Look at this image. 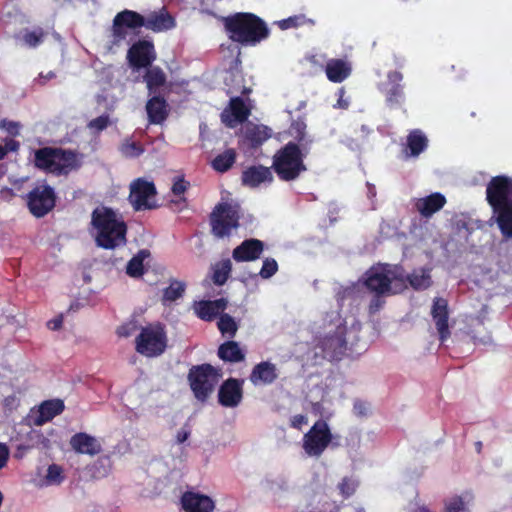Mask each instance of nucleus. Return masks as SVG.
I'll use <instances>...</instances> for the list:
<instances>
[{
  "mask_svg": "<svg viewBox=\"0 0 512 512\" xmlns=\"http://www.w3.org/2000/svg\"><path fill=\"white\" fill-rule=\"evenodd\" d=\"M333 435L328 423L317 420L303 435L302 448L308 457L319 458L331 444Z\"/></svg>",
  "mask_w": 512,
  "mask_h": 512,
  "instance_id": "obj_10",
  "label": "nucleus"
},
{
  "mask_svg": "<svg viewBox=\"0 0 512 512\" xmlns=\"http://www.w3.org/2000/svg\"><path fill=\"white\" fill-rule=\"evenodd\" d=\"M71 448L78 454L95 456L102 451L101 443L85 432L75 433L69 441Z\"/></svg>",
  "mask_w": 512,
  "mask_h": 512,
  "instance_id": "obj_21",
  "label": "nucleus"
},
{
  "mask_svg": "<svg viewBox=\"0 0 512 512\" xmlns=\"http://www.w3.org/2000/svg\"><path fill=\"white\" fill-rule=\"evenodd\" d=\"M431 317L435 323L439 340L444 343L450 336L448 301L442 297H436L431 307Z\"/></svg>",
  "mask_w": 512,
  "mask_h": 512,
  "instance_id": "obj_15",
  "label": "nucleus"
},
{
  "mask_svg": "<svg viewBox=\"0 0 512 512\" xmlns=\"http://www.w3.org/2000/svg\"><path fill=\"white\" fill-rule=\"evenodd\" d=\"M223 25L228 38L242 46H256L270 35L266 22L249 12L226 16L223 18Z\"/></svg>",
  "mask_w": 512,
  "mask_h": 512,
  "instance_id": "obj_3",
  "label": "nucleus"
},
{
  "mask_svg": "<svg viewBox=\"0 0 512 512\" xmlns=\"http://www.w3.org/2000/svg\"><path fill=\"white\" fill-rule=\"evenodd\" d=\"M186 290V284L176 279L170 280V284L163 290V304L171 303L181 298Z\"/></svg>",
  "mask_w": 512,
  "mask_h": 512,
  "instance_id": "obj_41",
  "label": "nucleus"
},
{
  "mask_svg": "<svg viewBox=\"0 0 512 512\" xmlns=\"http://www.w3.org/2000/svg\"><path fill=\"white\" fill-rule=\"evenodd\" d=\"M121 153L128 158H136L144 153V147L139 142L125 141L121 145Z\"/></svg>",
  "mask_w": 512,
  "mask_h": 512,
  "instance_id": "obj_45",
  "label": "nucleus"
},
{
  "mask_svg": "<svg viewBox=\"0 0 512 512\" xmlns=\"http://www.w3.org/2000/svg\"><path fill=\"white\" fill-rule=\"evenodd\" d=\"M428 146V139L421 130H412L407 136L408 156H419Z\"/></svg>",
  "mask_w": 512,
  "mask_h": 512,
  "instance_id": "obj_36",
  "label": "nucleus"
},
{
  "mask_svg": "<svg viewBox=\"0 0 512 512\" xmlns=\"http://www.w3.org/2000/svg\"><path fill=\"white\" fill-rule=\"evenodd\" d=\"M486 200L503 237L512 238V178L506 175L492 177L486 187Z\"/></svg>",
  "mask_w": 512,
  "mask_h": 512,
  "instance_id": "obj_2",
  "label": "nucleus"
},
{
  "mask_svg": "<svg viewBox=\"0 0 512 512\" xmlns=\"http://www.w3.org/2000/svg\"><path fill=\"white\" fill-rule=\"evenodd\" d=\"M16 42L20 46L24 47H32V32H30L28 29H25V31L19 32L15 35Z\"/></svg>",
  "mask_w": 512,
  "mask_h": 512,
  "instance_id": "obj_52",
  "label": "nucleus"
},
{
  "mask_svg": "<svg viewBox=\"0 0 512 512\" xmlns=\"http://www.w3.org/2000/svg\"><path fill=\"white\" fill-rule=\"evenodd\" d=\"M442 512H469L468 501L462 496L454 495L445 500Z\"/></svg>",
  "mask_w": 512,
  "mask_h": 512,
  "instance_id": "obj_44",
  "label": "nucleus"
},
{
  "mask_svg": "<svg viewBox=\"0 0 512 512\" xmlns=\"http://www.w3.org/2000/svg\"><path fill=\"white\" fill-rule=\"evenodd\" d=\"M32 426L28 422L15 426L11 435L12 446L16 449L15 457L22 458L32 446Z\"/></svg>",
  "mask_w": 512,
  "mask_h": 512,
  "instance_id": "obj_20",
  "label": "nucleus"
},
{
  "mask_svg": "<svg viewBox=\"0 0 512 512\" xmlns=\"http://www.w3.org/2000/svg\"><path fill=\"white\" fill-rule=\"evenodd\" d=\"M307 24L314 25V21L307 18L304 14L293 15L277 22V25L281 30L298 28Z\"/></svg>",
  "mask_w": 512,
  "mask_h": 512,
  "instance_id": "obj_42",
  "label": "nucleus"
},
{
  "mask_svg": "<svg viewBox=\"0 0 512 512\" xmlns=\"http://www.w3.org/2000/svg\"><path fill=\"white\" fill-rule=\"evenodd\" d=\"M264 247V242L259 239H245L240 245L233 249L232 258L236 262L255 261L261 257Z\"/></svg>",
  "mask_w": 512,
  "mask_h": 512,
  "instance_id": "obj_18",
  "label": "nucleus"
},
{
  "mask_svg": "<svg viewBox=\"0 0 512 512\" xmlns=\"http://www.w3.org/2000/svg\"><path fill=\"white\" fill-rule=\"evenodd\" d=\"M331 324L333 329H329L324 336L319 338L317 347L322 351L324 358L329 361H339L347 350V326L340 315H336L331 320Z\"/></svg>",
  "mask_w": 512,
  "mask_h": 512,
  "instance_id": "obj_6",
  "label": "nucleus"
},
{
  "mask_svg": "<svg viewBox=\"0 0 512 512\" xmlns=\"http://www.w3.org/2000/svg\"><path fill=\"white\" fill-rule=\"evenodd\" d=\"M382 295L375 294L369 304V313L375 314L380 310L384 304V300L381 298Z\"/></svg>",
  "mask_w": 512,
  "mask_h": 512,
  "instance_id": "obj_54",
  "label": "nucleus"
},
{
  "mask_svg": "<svg viewBox=\"0 0 512 512\" xmlns=\"http://www.w3.org/2000/svg\"><path fill=\"white\" fill-rule=\"evenodd\" d=\"M34 166L45 172L61 176L79 169L81 161L75 151L44 147L34 151Z\"/></svg>",
  "mask_w": 512,
  "mask_h": 512,
  "instance_id": "obj_5",
  "label": "nucleus"
},
{
  "mask_svg": "<svg viewBox=\"0 0 512 512\" xmlns=\"http://www.w3.org/2000/svg\"><path fill=\"white\" fill-rule=\"evenodd\" d=\"M65 404L62 399L54 398L41 402L37 407L34 425L41 426L63 413Z\"/></svg>",
  "mask_w": 512,
  "mask_h": 512,
  "instance_id": "obj_23",
  "label": "nucleus"
},
{
  "mask_svg": "<svg viewBox=\"0 0 512 512\" xmlns=\"http://www.w3.org/2000/svg\"><path fill=\"white\" fill-rule=\"evenodd\" d=\"M218 370L209 363L194 365L189 369L187 380L194 397L206 402L219 381Z\"/></svg>",
  "mask_w": 512,
  "mask_h": 512,
  "instance_id": "obj_7",
  "label": "nucleus"
},
{
  "mask_svg": "<svg viewBox=\"0 0 512 512\" xmlns=\"http://www.w3.org/2000/svg\"><path fill=\"white\" fill-rule=\"evenodd\" d=\"M278 271V263L274 258H266L263 261L259 275L263 279H269Z\"/></svg>",
  "mask_w": 512,
  "mask_h": 512,
  "instance_id": "obj_48",
  "label": "nucleus"
},
{
  "mask_svg": "<svg viewBox=\"0 0 512 512\" xmlns=\"http://www.w3.org/2000/svg\"><path fill=\"white\" fill-rule=\"evenodd\" d=\"M146 111L150 124H162L169 115V105L160 95H153L146 103Z\"/></svg>",
  "mask_w": 512,
  "mask_h": 512,
  "instance_id": "obj_27",
  "label": "nucleus"
},
{
  "mask_svg": "<svg viewBox=\"0 0 512 512\" xmlns=\"http://www.w3.org/2000/svg\"><path fill=\"white\" fill-rule=\"evenodd\" d=\"M358 481L351 477H344L341 482L338 484V489L340 494L344 498H349L352 496L358 487Z\"/></svg>",
  "mask_w": 512,
  "mask_h": 512,
  "instance_id": "obj_47",
  "label": "nucleus"
},
{
  "mask_svg": "<svg viewBox=\"0 0 512 512\" xmlns=\"http://www.w3.org/2000/svg\"><path fill=\"white\" fill-rule=\"evenodd\" d=\"M5 147V150L7 152H15L19 148V142H17L14 139H8L5 141V144L3 145Z\"/></svg>",
  "mask_w": 512,
  "mask_h": 512,
  "instance_id": "obj_61",
  "label": "nucleus"
},
{
  "mask_svg": "<svg viewBox=\"0 0 512 512\" xmlns=\"http://www.w3.org/2000/svg\"><path fill=\"white\" fill-rule=\"evenodd\" d=\"M0 129L6 131L11 136L19 134L20 125L18 122L2 120L0 122Z\"/></svg>",
  "mask_w": 512,
  "mask_h": 512,
  "instance_id": "obj_53",
  "label": "nucleus"
},
{
  "mask_svg": "<svg viewBox=\"0 0 512 512\" xmlns=\"http://www.w3.org/2000/svg\"><path fill=\"white\" fill-rule=\"evenodd\" d=\"M272 168L263 165H253L243 170L241 175L242 185L256 188L262 183L273 181Z\"/></svg>",
  "mask_w": 512,
  "mask_h": 512,
  "instance_id": "obj_24",
  "label": "nucleus"
},
{
  "mask_svg": "<svg viewBox=\"0 0 512 512\" xmlns=\"http://www.w3.org/2000/svg\"><path fill=\"white\" fill-rule=\"evenodd\" d=\"M63 324V316L59 315L47 322V327L50 330L56 331L62 327Z\"/></svg>",
  "mask_w": 512,
  "mask_h": 512,
  "instance_id": "obj_59",
  "label": "nucleus"
},
{
  "mask_svg": "<svg viewBox=\"0 0 512 512\" xmlns=\"http://www.w3.org/2000/svg\"><path fill=\"white\" fill-rule=\"evenodd\" d=\"M218 357L229 363H239L245 360L246 353L239 343L233 340L222 343L217 352Z\"/></svg>",
  "mask_w": 512,
  "mask_h": 512,
  "instance_id": "obj_32",
  "label": "nucleus"
},
{
  "mask_svg": "<svg viewBox=\"0 0 512 512\" xmlns=\"http://www.w3.org/2000/svg\"><path fill=\"white\" fill-rule=\"evenodd\" d=\"M430 272L429 268L414 269L406 276V280L414 290H425L432 285Z\"/></svg>",
  "mask_w": 512,
  "mask_h": 512,
  "instance_id": "obj_35",
  "label": "nucleus"
},
{
  "mask_svg": "<svg viewBox=\"0 0 512 512\" xmlns=\"http://www.w3.org/2000/svg\"><path fill=\"white\" fill-rule=\"evenodd\" d=\"M243 380L228 378L220 385L218 390V402L223 407H236L243 398Z\"/></svg>",
  "mask_w": 512,
  "mask_h": 512,
  "instance_id": "obj_16",
  "label": "nucleus"
},
{
  "mask_svg": "<svg viewBox=\"0 0 512 512\" xmlns=\"http://www.w3.org/2000/svg\"><path fill=\"white\" fill-rule=\"evenodd\" d=\"M110 124V117L108 114H103L89 121L88 128L96 132L105 130Z\"/></svg>",
  "mask_w": 512,
  "mask_h": 512,
  "instance_id": "obj_49",
  "label": "nucleus"
},
{
  "mask_svg": "<svg viewBox=\"0 0 512 512\" xmlns=\"http://www.w3.org/2000/svg\"><path fill=\"white\" fill-rule=\"evenodd\" d=\"M144 82L147 85V89L149 92V95H156L158 93L159 89L163 87L166 84V75L163 72V70L158 67H149L147 68V71L143 77Z\"/></svg>",
  "mask_w": 512,
  "mask_h": 512,
  "instance_id": "obj_34",
  "label": "nucleus"
},
{
  "mask_svg": "<svg viewBox=\"0 0 512 512\" xmlns=\"http://www.w3.org/2000/svg\"><path fill=\"white\" fill-rule=\"evenodd\" d=\"M308 422V418L303 414L294 415L291 418L290 425L295 429H301V427Z\"/></svg>",
  "mask_w": 512,
  "mask_h": 512,
  "instance_id": "obj_57",
  "label": "nucleus"
},
{
  "mask_svg": "<svg viewBox=\"0 0 512 512\" xmlns=\"http://www.w3.org/2000/svg\"><path fill=\"white\" fill-rule=\"evenodd\" d=\"M232 263L230 259H223L213 266L212 281L217 286L224 285L230 277Z\"/></svg>",
  "mask_w": 512,
  "mask_h": 512,
  "instance_id": "obj_40",
  "label": "nucleus"
},
{
  "mask_svg": "<svg viewBox=\"0 0 512 512\" xmlns=\"http://www.w3.org/2000/svg\"><path fill=\"white\" fill-rule=\"evenodd\" d=\"M353 410L357 416H365L368 412V405L366 402L358 399L354 401Z\"/></svg>",
  "mask_w": 512,
  "mask_h": 512,
  "instance_id": "obj_55",
  "label": "nucleus"
},
{
  "mask_svg": "<svg viewBox=\"0 0 512 512\" xmlns=\"http://www.w3.org/2000/svg\"><path fill=\"white\" fill-rule=\"evenodd\" d=\"M364 284L366 288L378 295H384L391 289V278L378 268H371L366 272Z\"/></svg>",
  "mask_w": 512,
  "mask_h": 512,
  "instance_id": "obj_25",
  "label": "nucleus"
},
{
  "mask_svg": "<svg viewBox=\"0 0 512 512\" xmlns=\"http://www.w3.org/2000/svg\"><path fill=\"white\" fill-rule=\"evenodd\" d=\"M339 93H340V97L338 99L337 106L342 109H347L349 106V103H348V101L342 99L343 94H344V89L340 88Z\"/></svg>",
  "mask_w": 512,
  "mask_h": 512,
  "instance_id": "obj_63",
  "label": "nucleus"
},
{
  "mask_svg": "<svg viewBox=\"0 0 512 512\" xmlns=\"http://www.w3.org/2000/svg\"><path fill=\"white\" fill-rule=\"evenodd\" d=\"M445 204V196L439 192H435L424 198L418 199L415 207L423 217L428 218L441 210Z\"/></svg>",
  "mask_w": 512,
  "mask_h": 512,
  "instance_id": "obj_30",
  "label": "nucleus"
},
{
  "mask_svg": "<svg viewBox=\"0 0 512 512\" xmlns=\"http://www.w3.org/2000/svg\"><path fill=\"white\" fill-rule=\"evenodd\" d=\"M245 140L249 142L250 146L257 148L262 145L269 137L267 128L259 125L248 126L244 134Z\"/></svg>",
  "mask_w": 512,
  "mask_h": 512,
  "instance_id": "obj_38",
  "label": "nucleus"
},
{
  "mask_svg": "<svg viewBox=\"0 0 512 512\" xmlns=\"http://www.w3.org/2000/svg\"><path fill=\"white\" fill-rule=\"evenodd\" d=\"M388 84L385 90L386 104L390 108L399 107L405 99L403 74L399 71H390L387 74Z\"/></svg>",
  "mask_w": 512,
  "mask_h": 512,
  "instance_id": "obj_17",
  "label": "nucleus"
},
{
  "mask_svg": "<svg viewBox=\"0 0 512 512\" xmlns=\"http://www.w3.org/2000/svg\"><path fill=\"white\" fill-rule=\"evenodd\" d=\"M182 508L185 512H213V500L203 494L187 491L181 497Z\"/></svg>",
  "mask_w": 512,
  "mask_h": 512,
  "instance_id": "obj_22",
  "label": "nucleus"
},
{
  "mask_svg": "<svg viewBox=\"0 0 512 512\" xmlns=\"http://www.w3.org/2000/svg\"><path fill=\"white\" fill-rule=\"evenodd\" d=\"M9 453L10 452L8 447L5 444L0 443V470L6 466L9 458Z\"/></svg>",
  "mask_w": 512,
  "mask_h": 512,
  "instance_id": "obj_58",
  "label": "nucleus"
},
{
  "mask_svg": "<svg viewBox=\"0 0 512 512\" xmlns=\"http://www.w3.org/2000/svg\"><path fill=\"white\" fill-rule=\"evenodd\" d=\"M91 225L97 231L95 242L98 247L114 250L126 245L127 224L112 208H95L91 214Z\"/></svg>",
  "mask_w": 512,
  "mask_h": 512,
  "instance_id": "obj_1",
  "label": "nucleus"
},
{
  "mask_svg": "<svg viewBox=\"0 0 512 512\" xmlns=\"http://www.w3.org/2000/svg\"><path fill=\"white\" fill-rule=\"evenodd\" d=\"M238 206L218 203L210 214L211 233L217 239L229 238L240 226Z\"/></svg>",
  "mask_w": 512,
  "mask_h": 512,
  "instance_id": "obj_8",
  "label": "nucleus"
},
{
  "mask_svg": "<svg viewBox=\"0 0 512 512\" xmlns=\"http://www.w3.org/2000/svg\"><path fill=\"white\" fill-rule=\"evenodd\" d=\"M217 326L222 335H227L231 338L236 335L238 330V325L234 318L226 313L220 315Z\"/></svg>",
  "mask_w": 512,
  "mask_h": 512,
  "instance_id": "obj_43",
  "label": "nucleus"
},
{
  "mask_svg": "<svg viewBox=\"0 0 512 512\" xmlns=\"http://www.w3.org/2000/svg\"><path fill=\"white\" fill-rule=\"evenodd\" d=\"M142 27L144 16L140 13L129 9L117 13L112 23L113 42L117 44L125 41L130 33L137 36Z\"/></svg>",
  "mask_w": 512,
  "mask_h": 512,
  "instance_id": "obj_11",
  "label": "nucleus"
},
{
  "mask_svg": "<svg viewBox=\"0 0 512 512\" xmlns=\"http://www.w3.org/2000/svg\"><path fill=\"white\" fill-rule=\"evenodd\" d=\"M228 301L225 298L216 300H201L195 305L197 316L204 321H212L226 309Z\"/></svg>",
  "mask_w": 512,
  "mask_h": 512,
  "instance_id": "obj_28",
  "label": "nucleus"
},
{
  "mask_svg": "<svg viewBox=\"0 0 512 512\" xmlns=\"http://www.w3.org/2000/svg\"><path fill=\"white\" fill-rule=\"evenodd\" d=\"M144 27L153 32H161L175 27V19L165 8L158 12H152L144 17Z\"/></svg>",
  "mask_w": 512,
  "mask_h": 512,
  "instance_id": "obj_29",
  "label": "nucleus"
},
{
  "mask_svg": "<svg viewBox=\"0 0 512 512\" xmlns=\"http://www.w3.org/2000/svg\"><path fill=\"white\" fill-rule=\"evenodd\" d=\"M351 65L343 59H329L325 66V73L329 81L341 83L351 74Z\"/></svg>",
  "mask_w": 512,
  "mask_h": 512,
  "instance_id": "obj_31",
  "label": "nucleus"
},
{
  "mask_svg": "<svg viewBox=\"0 0 512 512\" xmlns=\"http://www.w3.org/2000/svg\"><path fill=\"white\" fill-rule=\"evenodd\" d=\"M189 436H190V431H188L186 429H181L177 432L176 441L179 444L184 443L188 439Z\"/></svg>",
  "mask_w": 512,
  "mask_h": 512,
  "instance_id": "obj_62",
  "label": "nucleus"
},
{
  "mask_svg": "<svg viewBox=\"0 0 512 512\" xmlns=\"http://www.w3.org/2000/svg\"><path fill=\"white\" fill-rule=\"evenodd\" d=\"M64 480L63 470L57 464H52L47 469L45 482L48 485H59Z\"/></svg>",
  "mask_w": 512,
  "mask_h": 512,
  "instance_id": "obj_46",
  "label": "nucleus"
},
{
  "mask_svg": "<svg viewBox=\"0 0 512 512\" xmlns=\"http://www.w3.org/2000/svg\"><path fill=\"white\" fill-rule=\"evenodd\" d=\"M236 156V151L233 148L226 149L212 160L211 166L215 171L225 173L235 163Z\"/></svg>",
  "mask_w": 512,
  "mask_h": 512,
  "instance_id": "obj_37",
  "label": "nucleus"
},
{
  "mask_svg": "<svg viewBox=\"0 0 512 512\" xmlns=\"http://www.w3.org/2000/svg\"><path fill=\"white\" fill-rule=\"evenodd\" d=\"M135 329L136 325L134 323L123 324L120 327H118L117 334L120 337H129L130 335H132Z\"/></svg>",
  "mask_w": 512,
  "mask_h": 512,
  "instance_id": "obj_56",
  "label": "nucleus"
},
{
  "mask_svg": "<svg viewBox=\"0 0 512 512\" xmlns=\"http://www.w3.org/2000/svg\"><path fill=\"white\" fill-rule=\"evenodd\" d=\"M127 59L134 69L149 68L156 59L154 44L148 40H139L132 44Z\"/></svg>",
  "mask_w": 512,
  "mask_h": 512,
  "instance_id": "obj_13",
  "label": "nucleus"
},
{
  "mask_svg": "<svg viewBox=\"0 0 512 512\" xmlns=\"http://www.w3.org/2000/svg\"><path fill=\"white\" fill-rule=\"evenodd\" d=\"M57 201L55 189L46 184L34 186V217L41 218L51 212Z\"/></svg>",
  "mask_w": 512,
  "mask_h": 512,
  "instance_id": "obj_14",
  "label": "nucleus"
},
{
  "mask_svg": "<svg viewBox=\"0 0 512 512\" xmlns=\"http://www.w3.org/2000/svg\"><path fill=\"white\" fill-rule=\"evenodd\" d=\"M295 139L296 142L289 141L273 155L271 168L281 181H295L307 171L304 159L308 154V147L303 144L304 133L296 135Z\"/></svg>",
  "mask_w": 512,
  "mask_h": 512,
  "instance_id": "obj_4",
  "label": "nucleus"
},
{
  "mask_svg": "<svg viewBox=\"0 0 512 512\" xmlns=\"http://www.w3.org/2000/svg\"><path fill=\"white\" fill-rule=\"evenodd\" d=\"M156 193L153 182L138 178L130 185L129 200L136 211L152 209L155 205L149 202V198L155 196Z\"/></svg>",
  "mask_w": 512,
  "mask_h": 512,
  "instance_id": "obj_12",
  "label": "nucleus"
},
{
  "mask_svg": "<svg viewBox=\"0 0 512 512\" xmlns=\"http://www.w3.org/2000/svg\"><path fill=\"white\" fill-rule=\"evenodd\" d=\"M56 77V74L53 71H49L46 74L39 73V76L37 79H34V82L44 85L47 81H50Z\"/></svg>",
  "mask_w": 512,
  "mask_h": 512,
  "instance_id": "obj_60",
  "label": "nucleus"
},
{
  "mask_svg": "<svg viewBox=\"0 0 512 512\" xmlns=\"http://www.w3.org/2000/svg\"><path fill=\"white\" fill-rule=\"evenodd\" d=\"M189 186L190 183L186 181L183 177H177L173 182L171 191L174 195L179 196L184 194Z\"/></svg>",
  "mask_w": 512,
  "mask_h": 512,
  "instance_id": "obj_51",
  "label": "nucleus"
},
{
  "mask_svg": "<svg viewBox=\"0 0 512 512\" xmlns=\"http://www.w3.org/2000/svg\"><path fill=\"white\" fill-rule=\"evenodd\" d=\"M167 347V334L160 324L147 325L141 328L135 339V350L148 358L163 354Z\"/></svg>",
  "mask_w": 512,
  "mask_h": 512,
  "instance_id": "obj_9",
  "label": "nucleus"
},
{
  "mask_svg": "<svg viewBox=\"0 0 512 512\" xmlns=\"http://www.w3.org/2000/svg\"><path fill=\"white\" fill-rule=\"evenodd\" d=\"M29 178L15 179L12 182V188L3 189L1 194L10 196H20L25 199L28 210L32 213V188L28 185Z\"/></svg>",
  "mask_w": 512,
  "mask_h": 512,
  "instance_id": "obj_33",
  "label": "nucleus"
},
{
  "mask_svg": "<svg viewBox=\"0 0 512 512\" xmlns=\"http://www.w3.org/2000/svg\"><path fill=\"white\" fill-rule=\"evenodd\" d=\"M278 378L277 367L269 361H262L256 364L249 376L251 383L255 386L270 385Z\"/></svg>",
  "mask_w": 512,
  "mask_h": 512,
  "instance_id": "obj_26",
  "label": "nucleus"
},
{
  "mask_svg": "<svg viewBox=\"0 0 512 512\" xmlns=\"http://www.w3.org/2000/svg\"><path fill=\"white\" fill-rule=\"evenodd\" d=\"M22 397H23L22 392L17 391L15 393H13L12 395L7 396L4 399L3 405L7 410L12 411L19 406V404L22 400Z\"/></svg>",
  "mask_w": 512,
  "mask_h": 512,
  "instance_id": "obj_50",
  "label": "nucleus"
},
{
  "mask_svg": "<svg viewBox=\"0 0 512 512\" xmlns=\"http://www.w3.org/2000/svg\"><path fill=\"white\" fill-rule=\"evenodd\" d=\"M149 255L150 253L148 250H140L129 260L126 266V273L133 278H139L143 276L145 272L143 262Z\"/></svg>",
  "mask_w": 512,
  "mask_h": 512,
  "instance_id": "obj_39",
  "label": "nucleus"
},
{
  "mask_svg": "<svg viewBox=\"0 0 512 512\" xmlns=\"http://www.w3.org/2000/svg\"><path fill=\"white\" fill-rule=\"evenodd\" d=\"M42 36H43V33L40 32L39 34L37 33L36 30H34V36H33V39H34V46H36L38 43H40L42 41Z\"/></svg>",
  "mask_w": 512,
  "mask_h": 512,
  "instance_id": "obj_64",
  "label": "nucleus"
},
{
  "mask_svg": "<svg viewBox=\"0 0 512 512\" xmlns=\"http://www.w3.org/2000/svg\"><path fill=\"white\" fill-rule=\"evenodd\" d=\"M250 109L241 97H233L229 101V107L222 112V121L228 127H235L238 123L245 122L250 116Z\"/></svg>",
  "mask_w": 512,
  "mask_h": 512,
  "instance_id": "obj_19",
  "label": "nucleus"
}]
</instances>
